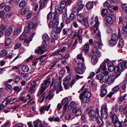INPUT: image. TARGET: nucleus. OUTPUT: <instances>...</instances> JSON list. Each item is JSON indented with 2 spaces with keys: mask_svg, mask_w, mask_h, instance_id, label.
Listing matches in <instances>:
<instances>
[{
  "mask_svg": "<svg viewBox=\"0 0 127 127\" xmlns=\"http://www.w3.org/2000/svg\"><path fill=\"white\" fill-rule=\"evenodd\" d=\"M72 113L76 116L80 115L82 114L81 110L76 108H74L72 110Z\"/></svg>",
  "mask_w": 127,
  "mask_h": 127,
  "instance_id": "18",
  "label": "nucleus"
},
{
  "mask_svg": "<svg viewBox=\"0 0 127 127\" xmlns=\"http://www.w3.org/2000/svg\"><path fill=\"white\" fill-rule=\"evenodd\" d=\"M123 64L121 63L119 64L118 66L115 67V72L116 73L119 72L115 75V78H117L120 75V73L123 71Z\"/></svg>",
  "mask_w": 127,
  "mask_h": 127,
  "instance_id": "7",
  "label": "nucleus"
},
{
  "mask_svg": "<svg viewBox=\"0 0 127 127\" xmlns=\"http://www.w3.org/2000/svg\"><path fill=\"white\" fill-rule=\"evenodd\" d=\"M78 21L79 22H82L84 20V18L81 14H78L77 15Z\"/></svg>",
  "mask_w": 127,
  "mask_h": 127,
  "instance_id": "35",
  "label": "nucleus"
},
{
  "mask_svg": "<svg viewBox=\"0 0 127 127\" xmlns=\"http://www.w3.org/2000/svg\"><path fill=\"white\" fill-rule=\"evenodd\" d=\"M34 127H47V124L42 123L39 120H37L33 122Z\"/></svg>",
  "mask_w": 127,
  "mask_h": 127,
  "instance_id": "9",
  "label": "nucleus"
},
{
  "mask_svg": "<svg viewBox=\"0 0 127 127\" xmlns=\"http://www.w3.org/2000/svg\"><path fill=\"white\" fill-rule=\"evenodd\" d=\"M106 61L105 60L103 62V63H102L100 65L99 69H101L103 70H105L106 69V65L105 64V63H106Z\"/></svg>",
  "mask_w": 127,
  "mask_h": 127,
  "instance_id": "43",
  "label": "nucleus"
},
{
  "mask_svg": "<svg viewBox=\"0 0 127 127\" xmlns=\"http://www.w3.org/2000/svg\"><path fill=\"white\" fill-rule=\"evenodd\" d=\"M59 84L58 82H56L54 84L53 90H57L59 87Z\"/></svg>",
  "mask_w": 127,
  "mask_h": 127,
  "instance_id": "52",
  "label": "nucleus"
},
{
  "mask_svg": "<svg viewBox=\"0 0 127 127\" xmlns=\"http://www.w3.org/2000/svg\"><path fill=\"white\" fill-rule=\"evenodd\" d=\"M107 91L105 88H102L101 89V96L103 97L106 95Z\"/></svg>",
  "mask_w": 127,
  "mask_h": 127,
  "instance_id": "33",
  "label": "nucleus"
},
{
  "mask_svg": "<svg viewBox=\"0 0 127 127\" xmlns=\"http://www.w3.org/2000/svg\"><path fill=\"white\" fill-rule=\"evenodd\" d=\"M94 6L93 3L91 2H88L86 4V6L87 9L90 10Z\"/></svg>",
  "mask_w": 127,
  "mask_h": 127,
  "instance_id": "31",
  "label": "nucleus"
},
{
  "mask_svg": "<svg viewBox=\"0 0 127 127\" xmlns=\"http://www.w3.org/2000/svg\"><path fill=\"white\" fill-rule=\"evenodd\" d=\"M104 7H108L109 10H111L110 9L111 8V7L110 6L109 3L107 1H106L104 3Z\"/></svg>",
  "mask_w": 127,
  "mask_h": 127,
  "instance_id": "50",
  "label": "nucleus"
},
{
  "mask_svg": "<svg viewBox=\"0 0 127 127\" xmlns=\"http://www.w3.org/2000/svg\"><path fill=\"white\" fill-rule=\"evenodd\" d=\"M105 20L109 24H112L114 22V20L113 18L109 16H106Z\"/></svg>",
  "mask_w": 127,
  "mask_h": 127,
  "instance_id": "19",
  "label": "nucleus"
},
{
  "mask_svg": "<svg viewBox=\"0 0 127 127\" xmlns=\"http://www.w3.org/2000/svg\"><path fill=\"white\" fill-rule=\"evenodd\" d=\"M27 36V35L24 33H23L21 34L19 37L20 40H23Z\"/></svg>",
  "mask_w": 127,
  "mask_h": 127,
  "instance_id": "55",
  "label": "nucleus"
},
{
  "mask_svg": "<svg viewBox=\"0 0 127 127\" xmlns=\"http://www.w3.org/2000/svg\"><path fill=\"white\" fill-rule=\"evenodd\" d=\"M47 46V43L45 41H43L41 45V47L43 49H45Z\"/></svg>",
  "mask_w": 127,
  "mask_h": 127,
  "instance_id": "54",
  "label": "nucleus"
},
{
  "mask_svg": "<svg viewBox=\"0 0 127 127\" xmlns=\"http://www.w3.org/2000/svg\"><path fill=\"white\" fill-rule=\"evenodd\" d=\"M37 86L36 84H34L31 87L29 92L30 93H33L35 92L36 90V87Z\"/></svg>",
  "mask_w": 127,
  "mask_h": 127,
  "instance_id": "32",
  "label": "nucleus"
},
{
  "mask_svg": "<svg viewBox=\"0 0 127 127\" xmlns=\"http://www.w3.org/2000/svg\"><path fill=\"white\" fill-rule=\"evenodd\" d=\"M110 114L112 118V121L113 123L115 124L119 122L118 118L115 114L111 113H110Z\"/></svg>",
  "mask_w": 127,
  "mask_h": 127,
  "instance_id": "12",
  "label": "nucleus"
},
{
  "mask_svg": "<svg viewBox=\"0 0 127 127\" xmlns=\"http://www.w3.org/2000/svg\"><path fill=\"white\" fill-rule=\"evenodd\" d=\"M77 58L79 60L78 62H80L81 63H84L85 59L82 54L81 53L77 55Z\"/></svg>",
  "mask_w": 127,
  "mask_h": 127,
  "instance_id": "17",
  "label": "nucleus"
},
{
  "mask_svg": "<svg viewBox=\"0 0 127 127\" xmlns=\"http://www.w3.org/2000/svg\"><path fill=\"white\" fill-rule=\"evenodd\" d=\"M120 88V86L119 85H117L114 87L112 89V91L113 92H117Z\"/></svg>",
  "mask_w": 127,
  "mask_h": 127,
  "instance_id": "42",
  "label": "nucleus"
},
{
  "mask_svg": "<svg viewBox=\"0 0 127 127\" xmlns=\"http://www.w3.org/2000/svg\"><path fill=\"white\" fill-rule=\"evenodd\" d=\"M22 69L24 72H27L29 71V69L28 66L24 65L22 67Z\"/></svg>",
  "mask_w": 127,
  "mask_h": 127,
  "instance_id": "38",
  "label": "nucleus"
},
{
  "mask_svg": "<svg viewBox=\"0 0 127 127\" xmlns=\"http://www.w3.org/2000/svg\"><path fill=\"white\" fill-rule=\"evenodd\" d=\"M59 15L56 13L54 14V20L55 21L54 24V28L56 27L59 24V21L58 20Z\"/></svg>",
  "mask_w": 127,
  "mask_h": 127,
  "instance_id": "15",
  "label": "nucleus"
},
{
  "mask_svg": "<svg viewBox=\"0 0 127 127\" xmlns=\"http://www.w3.org/2000/svg\"><path fill=\"white\" fill-rule=\"evenodd\" d=\"M77 64L78 67L77 66L75 67L74 70L77 73L82 74L85 72L86 68L85 63H81L80 62H78Z\"/></svg>",
  "mask_w": 127,
  "mask_h": 127,
  "instance_id": "3",
  "label": "nucleus"
},
{
  "mask_svg": "<svg viewBox=\"0 0 127 127\" xmlns=\"http://www.w3.org/2000/svg\"><path fill=\"white\" fill-rule=\"evenodd\" d=\"M75 17V15L73 13H71L68 18L70 20L72 21L74 19Z\"/></svg>",
  "mask_w": 127,
  "mask_h": 127,
  "instance_id": "60",
  "label": "nucleus"
},
{
  "mask_svg": "<svg viewBox=\"0 0 127 127\" xmlns=\"http://www.w3.org/2000/svg\"><path fill=\"white\" fill-rule=\"evenodd\" d=\"M98 59L95 55H93L91 59V62L93 65H95L97 62Z\"/></svg>",
  "mask_w": 127,
  "mask_h": 127,
  "instance_id": "26",
  "label": "nucleus"
},
{
  "mask_svg": "<svg viewBox=\"0 0 127 127\" xmlns=\"http://www.w3.org/2000/svg\"><path fill=\"white\" fill-rule=\"evenodd\" d=\"M115 67L114 65H112V66L108 67V70L110 72L114 70L115 71Z\"/></svg>",
  "mask_w": 127,
  "mask_h": 127,
  "instance_id": "58",
  "label": "nucleus"
},
{
  "mask_svg": "<svg viewBox=\"0 0 127 127\" xmlns=\"http://www.w3.org/2000/svg\"><path fill=\"white\" fill-rule=\"evenodd\" d=\"M7 54V51L5 50H1L0 52V55L1 57H3L6 56Z\"/></svg>",
  "mask_w": 127,
  "mask_h": 127,
  "instance_id": "48",
  "label": "nucleus"
},
{
  "mask_svg": "<svg viewBox=\"0 0 127 127\" xmlns=\"http://www.w3.org/2000/svg\"><path fill=\"white\" fill-rule=\"evenodd\" d=\"M6 27L5 25L3 24L1 25L0 28L1 30L2 31H4L6 28Z\"/></svg>",
  "mask_w": 127,
  "mask_h": 127,
  "instance_id": "63",
  "label": "nucleus"
},
{
  "mask_svg": "<svg viewBox=\"0 0 127 127\" xmlns=\"http://www.w3.org/2000/svg\"><path fill=\"white\" fill-rule=\"evenodd\" d=\"M62 8H61V7H58L56 10L54 14L56 12L58 15V13H62Z\"/></svg>",
  "mask_w": 127,
  "mask_h": 127,
  "instance_id": "57",
  "label": "nucleus"
},
{
  "mask_svg": "<svg viewBox=\"0 0 127 127\" xmlns=\"http://www.w3.org/2000/svg\"><path fill=\"white\" fill-rule=\"evenodd\" d=\"M107 9H103L101 11V14L103 16H105L107 13Z\"/></svg>",
  "mask_w": 127,
  "mask_h": 127,
  "instance_id": "59",
  "label": "nucleus"
},
{
  "mask_svg": "<svg viewBox=\"0 0 127 127\" xmlns=\"http://www.w3.org/2000/svg\"><path fill=\"white\" fill-rule=\"evenodd\" d=\"M54 90L53 89H51L49 92V93L48 95L46 97V99L48 98L49 100H50L52 99L54 95V93L51 94H50L52 92H53Z\"/></svg>",
  "mask_w": 127,
  "mask_h": 127,
  "instance_id": "27",
  "label": "nucleus"
},
{
  "mask_svg": "<svg viewBox=\"0 0 127 127\" xmlns=\"http://www.w3.org/2000/svg\"><path fill=\"white\" fill-rule=\"evenodd\" d=\"M51 105V104H50L48 105H44L41 106L40 109V111L41 114L45 113L46 111H48Z\"/></svg>",
  "mask_w": 127,
  "mask_h": 127,
  "instance_id": "10",
  "label": "nucleus"
},
{
  "mask_svg": "<svg viewBox=\"0 0 127 127\" xmlns=\"http://www.w3.org/2000/svg\"><path fill=\"white\" fill-rule=\"evenodd\" d=\"M104 76L101 74H99L96 76L95 78L96 79L98 80L101 81L102 79H103L104 78Z\"/></svg>",
  "mask_w": 127,
  "mask_h": 127,
  "instance_id": "51",
  "label": "nucleus"
},
{
  "mask_svg": "<svg viewBox=\"0 0 127 127\" xmlns=\"http://www.w3.org/2000/svg\"><path fill=\"white\" fill-rule=\"evenodd\" d=\"M45 52V50H42L40 47H38L35 50V53L40 54H42Z\"/></svg>",
  "mask_w": 127,
  "mask_h": 127,
  "instance_id": "22",
  "label": "nucleus"
},
{
  "mask_svg": "<svg viewBox=\"0 0 127 127\" xmlns=\"http://www.w3.org/2000/svg\"><path fill=\"white\" fill-rule=\"evenodd\" d=\"M89 45L88 44H86L84 46V50L85 51H88L89 50Z\"/></svg>",
  "mask_w": 127,
  "mask_h": 127,
  "instance_id": "56",
  "label": "nucleus"
},
{
  "mask_svg": "<svg viewBox=\"0 0 127 127\" xmlns=\"http://www.w3.org/2000/svg\"><path fill=\"white\" fill-rule=\"evenodd\" d=\"M42 38L45 41H47L49 40V37L48 35L46 34H44L42 36Z\"/></svg>",
  "mask_w": 127,
  "mask_h": 127,
  "instance_id": "46",
  "label": "nucleus"
},
{
  "mask_svg": "<svg viewBox=\"0 0 127 127\" xmlns=\"http://www.w3.org/2000/svg\"><path fill=\"white\" fill-rule=\"evenodd\" d=\"M21 26H19L18 28L14 30V34L17 35L21 31Z\"/></svg>",
  "mask_w": 127,
  "mask_h": 127,
  "instance_id": "39",
  "label": "nucleus"
},
{
  "mask_svg": "<svg viewBox=\"0 0 127 127\" xmlns=\"http://www.w3.org/2000/svg\"><path fill=\"white\" fill-rule=\"evenodd\" d=\"M114 76L113 74H111L109 76H104L102 81L104 83H106L109 85H111L115 81Z\"/></svg>",
  "mask_w": 127,
  "mask_h": 127,
  "instance_id": "4",
  "label": "nucleus"
},
{
  "mask_svg": "<svg viewBox=\"0 0 127 127\" xmlns=\"http://www.w3.org/2000/svg\"><path fill=\"white\" fill-rule=\"evenodd\" d=\"M51 83V78H49L47 79L44 80L41 84L39 91L37 94V96H39L38 98V101H40V103H42L45 97V95H44L45 94V91Z\"/></svg>",
  "mask_w": 127,
  "mask_h": 127,
  "instance_id": "1",
  "label": "nucleus"
},
{
  "mask_svg": "<svg viewBox=\"0 0 127 127\" xmlns=\"http://www.w3.org/2000/svg\"><path fill=\"white\" fill-rule=\"evenodd\" d=\"M111 36V40L114 41H116L118 39L117 35L116 34L114 33L112 34Z\"/></svg>",
  "mask_w": 127,
  "mask_h": 127,
  "instance_id": "44",
  "label": "nucleus"
},
{
  "mask_svg": "<svg viewBox=\"0 0 127 127\" xmlns=\"http://www.w3.org/2000/svg\"><path fill=\"white\" fill-rule=\"evenodd\" d=\"M66 68L67 69V72L70 74H71L73 72V70L71 69H70L69 66H66Z\"/></svg>",
  "mask_w": 127,
  "mask_h": 127,
  "instance_id": "61",
  "label": "nucleus"
},
{
  "mask_svg": "<svg viewBox=\"0 0 127 127\" xmlns=\"http://www.w3.org/2000/svg\"><path fill=\"white\" fill-rule=\"evenodd\" d=\"M107 109V105L105 104H103L101 107V115L104 119H106L108 116Z\"/></svg>",
  "mask_w": 127,
  "mask_h": 127,
  "instance_id": "6",
  "label": "nucleus"
},
{
  "mask_svg": "<svg viewBox=\"0 0 127 127\" xmlns=\"http://www.w3.org/2000/svg\"><path fill=\"white\" fill-rule=\"evenodd\" d=\"M47 3V2L44 1V0H40V4L39 10H41L42 8V7H44V6Z\"/></svg>",
  "mask_w": 127,
  "mask_h": 127,
  "instance_id": "36",
  "label": "nucleus"
},
{
  "mask_svg": "<svg viewBox=\"0 0 127 127\" xmlns=\"http://www.w3.org/2000/svg\"><path fill=\"white\" fill-rule=\"evenodd\" d=\"M13 30V29L11 27H9L7 28L5 32V35L7 36H9L11 34Z\"/></svg>",
  "mask_w": 127,
  "mask_h": 127,
  "instance_id": "20",
  "label": "nucleus"
},
{
  "mask_svg": "<svg viewBox=\"0 0 127 127\" xmlns=\"http://www.w3.org/2000/svg\"><path fill=\"white\" fill-rule=\"evenodd\" d=\"M51 36L54 39H56L58 37L57 34L54 31H52L50 33Z\"/></svg>",
  "mask_w": 127,
  "mask_h": 127,
  "instance_id": "30",
  "label": "nucleus"
},
{
  "mask_svg": "<svg viewBox=\"0 0 127 127\" xmlns=\"http://www.w3.org/2000/svg\"><path fill=\"white\" fill-rule=\"evenodd\" d=\"M69 103L67 97L64 98L62 101L61 103L63 105L65 104L63 108V114H65L66 109L67 105Z\"/></svg>",
  "mask_w": 127,
  "mask_h": 127,
  "instance_id": "8",
  "label": "nucleus"
},
{
  "mask_svg": "<svg viewBox=\"0 0 127 127\" xmlns=\"http://www.w3.org/2000/svg\"><path fill=\"white\" fill-rule=\"evenodd\" d=\"M81 91H82V94L84 95V96L88 98H89L91 96V93L87 91V90L86 89H83V87H82L80 90Z\"/></svg>",
  "mask_w": 127,
  "mask_h": 127,
  "instance_id": "11",
  "label": "nucleus"
},
{
  "mask_svg": "<svg viewBox=\"0 0 127 127\" xmlns=\"http://www.w3.org/2000/svg\"><path fill=\"white\" fill-rule=\"evenodd\" d=\"M98 29V30L97 31H96V32H96H97L95 35V38L97 40H101V35L100 32L99 31Z\"/></svg>",
  "mask_w": 127,
  "mask_h": 127,
  "instance_id": "29",
  "label": "nucleus"
},
{
  "mask_svg": "<svg viewBox=\"0 0 127 127\" xmlns=\"http://www.w3.org/2000/svg\"><path fill=\"white\" fill-rule=\"evenodd\" d=\"M124 40L122 38H121L118 44V46L120 48H122L124 45Z\"/></svg>",
  "mask_w": 127,
  "mask_h": 127,
  "instance_id": "45",
  "label": "nucleus"
},
{
  "mask_svg": "<svg viewBox=\"0 0 127 127\" xmlns=\"http://www.w3.org/2000/svg\"><path fill=\"white\" fill-rule=\"evenodd\" d=\"M122 7L124 10L126 11L127 10V4H123L122 5Z\"/></svg>",
  "mask_w": 127,
  "mask_h": 127,
  "instance_id": "64",
  "label": "nucleus"
},
{
  "mask_svg": "<svg viewBox=\"0 0 127 127\" xmlns=\"http://www.w3.org/2000/svg\"><path fill=\"white\" fill-rule=\"evenodd\" d=\"M11 42V39L9 38H6L5 40V44L6 46L8 45Z\"/></svg>",
  "mask_w": 127,
  "mask_h": 127,
  "instance_id": "49",
  "label": "nucleus"
},
{
  "mask_svg": "<svg viewBox=\"0 0 127 127\" xmlns=\"http://www.w3.org/2000/svg\"><path fill=\"white\" fill-rule=\"evenodd\" d=\"M75 103L73 101H71L68 106L67 109L68 110H70L74 107L75 105Z\"/></svg>",
  "mask_w": 127,
  "mask_h": 127,
  "instance_id": "28",
  "label": "nucleus"
},
{
  "mask_svg": "<svg viewBox=\"0 0 127 127\" xmlns=\"http://www.w3.org/2000/svg\"><path fill=\"white\" fill-rule=\"evenodd\" d=\"M94 45L95 47L98 49L100 48V46L103 45V44L101 42V40H98V41H94Z\"/></svg>",
  "mask_w": 127,
  "mask_h": 127,
  "instance_id": "16",
  "label": "nucleus"
},
{
  "mask_svg": "<svg viewBox=\"0 0 127 127\" xmlns=\"http://www.w3.org/2000/svg\"><path fill=\"white\" fill-rule=\"evenodd\" d=\"M119 111L122 114H126V116L127 117V107H123L120 106L119 108Z\"/></svg>",
  "mask_w": 127,
  "mask_h": 127,
  "instance_id": "13",
  "label": "nucleus"
},
{
  "mask_svg": "<svg viewBox=\"0 0 127 127\" xmlns=\"http://www.w3.org/2000/svg\"><path fill=\"white\" fill-rule=\"evenodd\" d=\"M10 97L9 96L7 98V101H6L7 102V103H9L10 104H13L16 102L18 100L17 98H15L9 101V99H10Z\"/></svg>",
  "mask_w": 127,
  "mask_h": 127,
  "instance_id": "21",
  "label": "nucleus"
},
{
  "mask_svg": "<svg viewBox=\"0 0 127 127\" xmlns=\"http://www.w3.org/2000/svg\"><path fill=\"white\" fill-rule=\"evenodd\" d=\"M26 4V2L24 0H22L20 2L19 5L20 7L25 6Z\"/></svg>",
  "mask_w": 127,
  "mask_h": 127,
  "instance_id": "47",
  "label": "nucleus"
},
{
  "mask_svg": "<svg viewBox=\"0 0 127 127\" xmlns=\"http://www.w3.org/2000/svg\"><path fill=\"white\" fill-rule=\"evenodd\" d=\"M82 29L81 28H80V29L78 30V32H76L75 33L74 36H78L81 35L82 33Z\"/></svg>",
  "mask_w": 127,
  "mask_h": 127,
  "instance_id": "40",
  "label": "nucleus"
},
{
  "mask_svg": "<svg viewBox=\"0 0 127 127\" xmlns=\"http://www.w3.org/2000/svg\"><path fill=\"white\" fill-rule=\"evenodd\" d=\"M7 105V102L5 100L4 101L2 104L0 105V110L3 109Z\"/></svg>",
  "mask_w": 127,
  "mask_h": 127,
  "instance_id": "41",
  "label": "nucleus"
},
{
  "mask_svg": "<svg viewBox=\"0 0 127 127\" xmlns=\"http://www.w3.org/2000/svg\"><path fill=\"white\" fill-rule=\"evenodd\" d=\"M92 52L93 53H95L93 55H95L97 58H98L101 55L99 52L98 50L95 51L94 49L92 50Z\"/></svg>",
  "mask_w": 127,
  "mask_h": 127,
  "instance_id": "34",
  "label": "nucleus"
},
{
  "mask_svg": "<svg viewBox=\"0 0 127 127\" xmlns=\"http://www.w3.org/2000/svg\"><path fill=\"white\" fill-rule=\"evenodd\" d=\"M66 0H64V1H62L60 3V7L62 8H64L65 5H68L69 4L68 3L69 2L68 1Z\"/></svg>",
  "mask_w": 127,
  "mask_h": 127,
  "instance_id": "23",
  "label": "nucleus"
},
{
  "mask_svg": "<svg viewBox=\"0 0 127 127\" xmlns=\"http://www.w3.org/2000/svg\"><path fill=\"white\" fill-rule=\"evenodd\" d=\"M115 127H123L121 123L120 122H118L117 123L114 124Z\"/></svg>",
  "mask_w": 127,
  "mask_h": 127,
  "instance_id": "62",
  "label": "nucleus"
},
{
  "mask_svg": "<svg viewBox=\"0 0 127 127\" xmlns=\"http://www.w3.org/2000/svg\"><path fill=\"white\" fill-rule=\"evenodd\" d=\"M79 98L81 99L82 104V103H88L89 101V99L84 96V95L82 94H80L79 96Z\"/></svg>",
  "mask_w": 127,
  "mask_h": 127,
  "instance_id": "14",
  "label": "nucleus"
},
{
  "mask_svg": "<svg viewBox=\"0 0 127 127\" xmlns=\"http://www.w3.org/2000/svg\"><path fill=\"white\" fill-rule=\"evenodd\" d=\"M36 25L32 22L28 24V27L30 29H33L35 27Z\"/></svg>",
  "mask_w": 127,
  "mask_h": 127,
  "instance_id": "53",
  "label": "nucleus"
},
{
  "mask_svg": "<svg viewBox=\"0 0 127 127\" xmlns=\"http://www.w3.org/2000/svg\"><path fill=\"white\" fill-rule=\"evenodd\" d=\"M96 120L97 123L99 125H102L103 123L102 118L100 116H97L95 118Z\"/></svg>",
  "mask_w": 127,
  "mask_h": 127,
  "instance_id": "25",
  "label": "nucleus"
},
{
  "mask_svg": "<svg viewBox=\"0 0 127 127\" xmlns=\"http://www.w3.org/2000/svg\"><path fill=\"white\" fill-rule=\"evenodd\" d=\"M86 112L88 113L89 114L91 118L90 119L91 120L94 121V118L96 117L97 115H99V113L98 109L97 108L96 109V111L94 110H91L89 111L87 109L86 110Z\"/></svg>",
  "mask_w": 127,
  "mask_h": 127,
  "instance_id": "5",
  "label": "nucleus"
},
{
  "mask_svg": "<svg viewBox=\"0 0 127 127\" xmlns=\"http://www.w3.org/2000/svg\"><path fill=\"white\" fill-rule=\"evenodd\" d=\"M94 17H92L90 20V22L92 25H94L95 23V25L94 26L91 28V30H93V32L94 33H95L96 31L98 30V27L99 24V22L98 21V18L97 16L95 17V21H93V19Z\"/></svg>",
  "mask_w": 127,
  "mask_h": 127,
  "instance_id": "2",
  "label": "nucleus"
},
{
  "mask_svg": "<svg viewBox=\"0 0 127 127\" xmlns=\"http://www.w3.org/2000/svg\"><path fill=\"white\" fill-rule=\"evenodd\" d=\"M32 38L31 37L28 38H26L24 40L23 44L25 46H28L29 45V43L32 40Z\"/></svg>",
  "mask_w": 127,
  "mask_h": 127,
  "instance_id": "24",
  "label": "nucleus"
},
{
  "mask_svg": "<svg viewBox=\"0 0 127 127\" xmlns=\"http://www.w3.org/2000/svg\"><path fill=\"white\" fill-rule=\"evenodd\" d=\"M126 95V94H124L123 96H121V95L119 98V100L125 103L126 101V100L125 99V98Z\"/></svg>",
  "mask_w": 127,
  "mask_h": 127,
  "instance_id": "37",
  "label": "nucleus"
}]
</instances>
